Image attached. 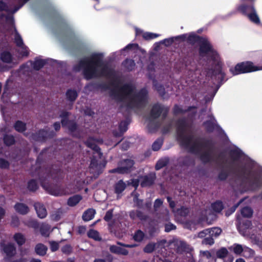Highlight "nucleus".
<instances>
[{"label": "nucleus", "mask_w": 262, "mask_h": 262, "mask_svg": "<svg viewBox=\"0 0 262 262\" xmlns=\"http://www.w3.org/2000/svg\"><path fill=\"white\" fill-rule=\"evenodd\" d=\"M228 167L229 171L222 170L219 173L217 177L220 181H225L231 173L235 174L237 179L241 180L242 183H248L252 189L261 187L262 178L260 173L254 174L255 172L251 170V168L246 167V165H242L238 170L233 169L231 166Z\"/></svg>", "instance_id": "nucleus-1"}, {"label": "nucleus", "mask_w": 262, "mask_h": 262, "mask_svg": "<svg viewBox=\"0 0 262 262\" xmlns=\"http://www.w3.org/2000/svg\"><path fill=\"white\" fill-rule=\"evenodd\" d=\"M103 54L101 53H93L89 57L81 59L75 69H83V74L85 79L90 80L100 76L97 68L103 64Z\"/></svg>", "instance_id": "nucleus-2"}, {"label": "nucleus", "mask_w": 262, "mask_h": 262, "mask_svg": "<svg viewBox=\"0 0 262 262\" xmlns=\"http://www.w3.org/2000/svg\"><path fill=\"white\" fill-rule=\"evenodd\" d=\"M214 143L210 139H198L188 148L190 152L200 155L203 163H208L212 160V151Z\"/></svg>", "instance_id": "nucleus-3"}, {"label": "nucleus", "mask_w": 262, "mask_h": 262, "mask_svg": "<svg viewBox=\"0 0 262 262\" xmlns=\"http://www.w3.org/2000/svg\"><path fill=\"white\" fill-rule=\"evenodd\" d=\"M189 127L187 119L185 117L177 121V140L181 146L188 148L191 144L193 135H186V128Z\"/></svg>", "instance_id": "nucleus-4"}, {"label": "nucleus", "mask_w": 262, "mask_h": 262, "mask_svg": "<svg viewBox=\"0 0 262 262\" xmlns=\"http://www.w3.org/2000/svg\"><path fill=\"white\" fill-rule=\"evenodd\" d=\"M148 96V92L147 89L145 88H142L130 98L129 101L126 104V108L132 109L144 106L147 103Z\"/></svg>", "instance_id": "nucleus-5"}, {"label": "nucleus", "mask_w": 262, "mask_h": 262, "mask_svg": "<svg viewBox=\"0 0 262 262\" xmlns=\"http://www.w3.org/2000/svg\"><path fill=\"white\" fill-rule=\"evenodd\" d=\"M262 70V66H255L251 61H246L237 63L234 67L229 69V72L233 76L251 73Z\"/></svg>", "instance_id": "nucleus-6"}, {"label": "nucleus", "mask_w": 262, "mask_h": 262, "mask_svg": "<svg viewBox=\"0 0 262 262\" xmlns=\"http://www.w3.org/2000/svg\"><path fill=\"white\" fill-rule=\"evenodd\" d=\"M199 45V53L200 56L204 57L208 55L212 61L215 62L218 60L219 54L217 51L213 48L207 38L203 37Z\"/></svg>", "instance_id": "nucleus-7"}, {"label": "nucleus", "mask_w": 262, "mask_h": 262, "mask_svg": "<svg viewBox=\"0 0 262 262\" xmlns=\"http://www.w3.org/2000/svg\"><path fill=\"white\" fill-rule=\"evenodd\" d=\"M215 66L210 69L211 71V78L216 83L215 93L217 92L221 86L227 80L225 79L226 73L223 71V63L220 60L215 62Z\"/></svg>", "instance_id": "nucleus-8"}, {"label": "nucleus", "mask_w": 262, "mask_h": 262, "mask_svg": "<svg viewBox=\"0 0 262 262\" xmlns=\"http://www.w3.org/2000/svg\"><path fill=\"white\" fill-rule=\"evenodd\" d=\"M62 172L60 168L46 169L42 175L39 174L38 176L41 186L43 188H46L50 179L56 181H58L61 178Z\"/></svg>", "instance_id": "nucleus-9"}, {"label": "nucleus", "mask_w": 262, "mask_h": 262, "mask_svg": "<svg viewBox=\"0 0 262 262\" xmlns=\"http://www.w3.org/2000/svg\"><path fill=\"white\" fill-rule=\"evenodd\" d=\"M169 111V107L156 103L152 105L151 108L149 117L150 119H156L162 115V118L164 120L167 117Z\"/></svg>", "instance_id": "nucleus-10"}, {"label": "nucleus", "mask_w": 262, "mask_h": 262, "mask_svg": "<svg viewBox=\"0 0 262 262\" xmlns=\"http://www.w3.org/2000/svg\"><path fill=\"white\" fill-rule=\"evenodd\" d=\"M134 91L133 86L129 84H125L119 89L118 92L112 91V94L119 101L122 102L127 97L129 96Z\"/></svg>", "instance_id": "nucleus-11"}, {"label": "nucleus", "mask_w": 262, "mask_h": 262, "mask_svg": "<svg viewBox=\"0 0 262 262\" xmlns=\"http://www.w3.org/2000/svg\"><path fill=\"white\" fill-rule=\"evenodd\" d=\"M55 135L53 131H49L45 129H40L31 134V139L36 142L43 143L48 139L52 138Z\"/></svg>", "instance_id": "nucleus-12"}, {"label": "nucleus", "mask_w": 262, "mask_h": 262, "mask_svg": "<svg viewBox=\"0 0 262 262\" xmlns=\"http://www.w3.org/2000/svg\"><path fill=\"white\" fill-rule=\"evenodd\" d=\"M1 252L5 254V261H8L14 257L16 254V249L13 243H9L6 244L4 242L0 243Z\"/></svg>", "instance_id": "nucleus-13"}, {"label": "nucleus", "mask_w": 262, "mask_h": 262, "mask_svg": "<svg viewBox=\"0 0 262 262\" xmlns=\"http://www.w3.org/2000/svg\"><path fill=\"white\" fill-rule=\"evenodd\" d=\"M135 162L131 159H125L121 162V166L113 169L111 172L124 174L129 173L134 166Z\"/></svg>", "instance_id": "nucleus-14"}, {"label": "nucleus", "mask_w": 262, "mask_h": 262, "mask_svg": "<svg viewBox=\"0 0 262 262\" xmlns=\"http://www.w3.org/2000/svg\"><path fill=\"white\" fill-rule=\"evenodd\" d=\"M116 80H113L111 83L105 82H92L86 85V87L91 91H106L110 89L111 85H115Z\"/></svg>", "instance_id": "nucleus-15"}, {"label": "nucleus", "mask_w": 262, "mask_h": 262, "mask_svg": "<svg viewBox=\"0 0 262 262\" xmlns=\"http://www.w3.org/2000/svg\"><path fill=\"white\" fill-rule=\"evenodd\" d=\"M211 119L204 121L203 125L205 127V130L207 133H211L214 130H220L221 127L217 124L216 120L213 116H211Z\"/></svg>", "instance_id": "nucleus-16"}, {"label": "nucleus", "mask_w": 262, "mask_h": 262, "mask_svg": "<svg viewBox=\"0 0 262 262\" xmlns=\"http://www.w3.org/2000/svg\"><path fill=\"white\" fill-rule=\"evenodd\" d=\"M229 155L232 161L229 163V166L234 164V162L238 161L243 155V151L238 148H233L230 150Z\"/></svg>", "instance_id": "nucleus-17"}, {"label": "nucleus", "mask_w": 262, "mask_h": 262, "mask_svg": "<svg viewBox=\"0 0 262 262\" xmlns=\"http://www.w3.org/2000/svg\"><path fill=\"white\" fill-rule=\"evenodd\" d=\"M255 9L253 3L250 4H242L236 7V11L245 16L249 14L248 12L250 13Z\"/></svg>", "instance_id": "nucleus-18"}, {"label": "nucleus", "mask_w": 262, "mask_h": 262, "mask_svg": "<svg viewBox=\"0 0 262 262\" xmlns=\"http://www.w3.org/2000/svg\"><path fill=\"white\" fill-rule=\"evenodd\" d=\"M141 179L140 185L142 187H150L155 183L156 176L155 174H149L141 177Z\"/></svg>", "instance_id": "nucleus-19"}, {"label": "nucleus", "mask_w": 262, "mask_h": 262, "mask_svg": "<svg viewBox=\"0 0 262 262\" xmlns=\"http://www.w3.org/2000/svg\"><path fill=\"white\" fill-rule=\"evenodd\" d=\"M101 67L100 76H104L113 78L116 77V74L114 69L108 67L107 64L104 63Z\"/></svg>", "instance_id": "nucleus-20"}, {"label": "nucleus", "mask_w": 262, "mask_h": 262, "mask_svg": "<svg viewBox=\"0 0 262 262\" xmlns=\"http://www.w3.org/2000/svg\"><path fill=\"white\" fill-rule=\"evenodd\" d=\"M34 207L38 217L44 219L47 216V211L46 207L42 204L38 202L35 203Z\"/></svg>", "instance_id": "nucleus-21"}, {"label": "nucleus", "mask_w": 262, "mask_h": 262, "mask_svg": "<svg viewBox=\"0 0 262 262\" xmlns=\"http://www.w3.org/2000/svg\"><path fill=\"white\" fill-rule=\"evenodd\" d=\"M203 37H204L203 36L197 35L194 32H191L188 35L187 42L192 46H193L196 43L199 45L202 39H203Z\"/></svg>", "instance_id": "nucleus-22"}, {"label": "nucleus", "mask_w": 262, "mask_h": 262, "mask_svg": "<svg viewBox=\"0 0 262 262\" xmlns=\"http://www.w3.org/2000/svg\"><path fill=\"white\" fill-rule=\"evenodd\" d=\"M195 106H189L186 109H183L178 104H175L173 107V114L174 115H178L179 114H184L187 112L191 111L192 110L196 109Z\"/></svg>", "instance_id": "nucleus-23"}, {"label": "nucleus", "mask_w": 262, "mask_h": 262, "mask_svg": "<svg viewBox=\"0 0 262 262\" xmlns=\"http://www.w3.org/2000/svg\"><path fill=\"white\" fill-rule=\"evenodd\" d=\"M126 187V183L123 180H120L114 186V192L118 195L125 190Z\"/></svg>", "instance_id": "nucleus-24"}, {"label": "nucleus", "mask_w": 262, "mask_h": 262, "mask_svg": "<svg viewBox=\"0 0 262 262\" xmlns=\"http://www.w3.org/2000/svg\"><path fill=\"white\" fill-rule=\"evenodd\" d=\"M14 208L17 213L21 215L27 214L29 211L28 206L23 203H16Z\"/></svg>", "instance_id": "nucleus-25"}, {"label": "nucleus", "mask_w": 262, "mask_h": 262, "mask_svg": "<svg viewBox=\"0 0 262 262\" xmlns=\"http://www.w3.org/2000/svg\"><path fill=\"white\" fill-rule=\"evenodd\" d=\"M78 97V94L76 90L74 89H68L66 93V97L67 100L70 102L72 104L75 101Z\"/></svg>", "instance_id": "nucleus-26"}, {"label": "nucleus", "mask_w": 262, "mask_h": 262, "mask_svg": "<svg viewBox=\"0 0 262 262\" xmlns=\"http://www.w3.org/2000/svg\"><path fill=\"white\" fill-rule=\"evenodd\" d=\"M122 66L128 72L132 71L136 67V63L134 60L132 59L126 58L122 62Z\"/></svg>", "instance_id": "nucleus-27"}, {"label": "nucleus", "mask_w": 262, "mask_h": 262, "mask_svg": "<svg viewBox=\"0 0 262 262\" xmlns=\"http://www.w3.org/2000/svg\"><path fill=\"white\" fill-rule=\"evenodd\" d=\"M47 63V60L36 58L31 64L33 69L36 71H39Z\"/></svg>", "instance_id": "nucleus-28"}, {"label": "nucleus", "mask_w": 262, "mask_h": 262, "mask_svg": "<svg viewBox=\"0 0 262 262\" xmlns=\"http://www.w3.org/2000/svg\"><path fill=\"white\" fill-rule=\"evenodd\" d=\"M153 86L157 91L160 96L162 98H164L166 94L165 89L164 85L158 83L156 80H155L153 81Z\"/></svg>", "instance_id": "nucleus-29"}, {"label": "nucleus", "mask_w": 262, "mask_h": 262, "mask_svg": "<svg viewBox=\"0 0 262 262\" xmlns=\"http://www.w3.org/2000/svg\"><path fill=\"white\" fill-rule=\"evenodd\" d=\"M82 199V197L80 194L74 195L68 199L67 204L69 206L74 207L79 203Z\"/></svg>", "instance_id": "nucleus-30"}, {"label": "nucleus", "mask_w": 262, "mask_h": 262, "mask_svg": "<svg viewBox=\"0 0 262 262\" xmlns=\"http://www.w3.org/2000/svg\"><path fill=\"white\" fill-rule=\"evenodd\" d=\"M0 58L3 62L7 63H10L13 60L12 54L7 51H4L1 53Z\"/></svg>", "instance_id": "nucleus-31"}, {"label": "nucleus", "mask_w": 262, "mask_h": 262, "mask_svg": "<svg viewBox=\"0 0 262 262\" xmlns=\"http://www.w3.org/2000/svg\"><path fill=\"white\" fill-rule=\"evenodd\" d=\"M50 148V147H46L41 150L37 157V163L40 164L47 160V154H48Z\"/></svg>", "instance_id": "nucleus-32"}, {"label": "nucleus", "mask_w": 262, "mask_h": 262, "mask_svg": "<svg viewBox=\"0 0 262 262\" xmlns=\"http://www.w3.org/2000/svg\"><path fill=\"white\" fill-rule=\"evenodd\" d=\"M246 16L253 23L256 25H259L260 24L259 17L257 14L255 9L250 13H249V14H248Z\"/></svg>", "instance_id": "nucleus-33"}, {"label": "nucleus", "mask_w": 262, "mask_h": 262, "mask_svg": "<svg viewBox=\"0 0 262 262\" xmlns=\"http://www.w3.org/2000/svg\"><path fill=\"white\" fill-rule=\"evenodd\" d=\"M48 248L41 243L37 244L35 247V251L37 255L44 256L46 254Z\"/></svg>", "instance_id": "nucleus-34"}, {"label": "nucleus", "mask_w": 262, "mask_h": 262, "mask_svg": "<svg viewBox=\"0 0 262 262\" xmlns=\"http://www.w3.org/2000/svg\"><path fill=\"white\" fill-rule=\"evenodd\" d=\"M95 214V209H88L83 212L82 216V219L84 221H89L94 218Z\"/></svg>", "instance_id": "nucleus-35"}, {"label": "nucleus", "mask_w": 262, "mask_h": 262, "mask_svg": "<svg viewBox=\"0 0 262 262\" xmlns=\"http://www.w3.org/2000/svg\"><path fill=\"white\" fill-rule=\"evenodd\" d=\"M14 128L18 133H23L27 129L26 123L20 120L16 121L13 125Z\"/></svg>", "instance_id": "nucleus-36"}, {"label": "nucleus", "mask_w": 262, "mask_h": 262, "mask_svg": "<svg viewBox=\"0 0 262 262\" xmlns=\"http://www.w3.org/2000/svg\"><path fill=\"white\" fill-rule=\"evenodd\" d=\"M3 142L5 145L10 146L15 144L16 141L14 137L12 135L5 134L3 137Z\"/></svg>", "instance_id": "nucleus-37"}, {"label": "nucleus", "mask_w": 262, "mask_h": 262, "mask_svg": "<svg viewBox=\"0 0 262 262\" xmlns=\"http://www.w3.org/2000/svg\"><path fill=\"white\" fill-rule=\"evenodd\" d=\"M39 188V186L36 180L31 179L28 182L27 189L30 192H34Z\"/></svg>", "instance_id": "nucleus-38"}, {"label": "nucleus", "mask_w": 262, "mask_h": 262, "mask_svg": "<svg viewBox=\"0 0 262 262\" xmlns=\"http://www.w3.org/2000/svg\"><path fill=\"white\" fill-rule=\"evenodd\" d=\"M13 238L17 245L19 246H23L26 242L25 236L21 233H16L14 235Z\"/></svg>", "instance_id": "nucleus-39"}, {"label": "nucleus", "mask_w": 262, "mask_h": 262, "mask_svg": "<svg viewBox=\"0 0 262 262\" xmlns=\"http://www.w3.org/2000/svg\"><path fill=\"white\" fill-rule=\"evenodd\" d=\"M70 115V113L66 111H62L61 112L59 117L61 118V123L63 127H66L67 125V122L70 120L69 117Z\"/></svg>", "instance_id": "nucleus-40"}, {"label": "nucleus", "mask_w": 262, "mask_h": 262, "mask_svg": "<svg viewBox=\"0 0 262 262\" xmlns=\"http://www.w3.org/2000/svg\"><path fill=\"white\" fill-rule=\"evenodd\" d=\"M211 208L213 211L220 213L224 209V205L221 201H216L211 204Z\"/></svg>", "instance_id": "nucleus-41"}, {"label": "nucleus", "mask_w": 262, "mask_h": 262, "mask_svg": "<svg viewBox=\"0 0 262 262\" xmlns=\"http://www.w3.org/2000/svg\"><path fill=\"white\" fill-rule=\"evenodd\" d=\"M145 237V234L140 229H138L134 233L133 239L135 241L137 242H142Z\"/></svg>", "instance_id": "nucleus-42"}, {"label": "nucleus", "mask_w": 262, "mask_h": 262, "mask_svg": "<svg viewBox=\"0 0 262 262\" xmlns=\"http://www.w3.org/2000/svg\"><path fill=\"white\" fill-rule=\"evenodd\" d=\"M241 213L243 217L249 218L252 216L253 210L250 207L246 206L241 209Z\"/></svg>", "instance_id": "nucleus-43"}, {"label": "nucleus", "mask_w": 262, "mask_h": 262, "mask_svg": "<svg viewBox=\"0 0 262 262\" xmlns=\"http://www.w3.org/2000/svg\"><path fill=\"white\" fill-rule=\"evenodd\" d=\"M88 236L97 241H100L101 237L99 236V232L95 230L90 229L88 232Z\"/></svg>", "instance_id": "nucleus-44"}, {"label": "nucleus", "mask_w": 262, "mask_h": 262, "mask_svg": "<svg viewBox=\"0 0 262 262\" xmlns=\"http://www.w3.org/2000/svg\"><path fill=\"white\" fill-rule=\"evenodd\" d=\"M66 127H68L70 132L74 133L77 130L78 125L74 120H70L67 122V125Z\"/></svg>", "instance_id": "nucleus-45"}, {"label": "nucleus", "mask_w": 262, "mask_h": 262, "mask_svg": "<svg viewBox=\"0 0 262 262\" xmlns=\"http://www.w3.org/2000/svg\"><path fill=\"white\" fill-rule=\"evenodd\" d=\"M163 143V140L162 138H158L152 145V149L154 151L159 150L162 147Z\"/></svg>", "instance_id": "nucleus-46"}, {"label": "nucleus", "mask_w": 262, "mask_h": 262, "mask_svg": "<svg viewBox=\"0 0 262 262\" xmlns=\"http://www.w3.org/2000/svg\"><path fill=\"white\" fill-rule=\"evenodd\" d=\"M15 34L14 39L16 46L19 47H22L24 46L23 39L20 34L18 33L16 28H15Z\"/></svg>", "instance_id": "nucleus-47"}, {"label": "nucleus", "mask_w": 262, "mask_h": 262, "mask_svg": "<svg viewBox=\"0 0 262 262\" xmlns=\"http://www.w3.org/2000/svg\"><path fill=\"white\" fill-rule=\"evenodd\" d=\"M228 253V251L226 248H222L218 250L216 252V257L219 258H224Z\"/></svg>", "instance_id": "nucleus-48"}, {"label": "nucleus", "mask_w": 262, "mask_h": 262, "mask_svg": "<svg viewBox=\"0 0 262 262\" xmlns=\"http://www.w3.org/2000/svg\"><path fill=\"white\" fill-rule=\"evenodd\" d=\"M222 230L220 228L214 227L209 229V235L215 237H218L222 233Z\"/></svg>", "instance_id": "nucleus-49"}, {"label": "nucleus", "mask_w": 262, "mask_h": 262, "mask_svg": "<svg viewBox=\"0 0 262 262\" xmlns=\"http://www.w3.org/2000/svg\"><path fill=\"white\" fill-rule=\"evenodd\" d=\"M129 124V122L126 119V120L121 121L119 124V130L125 133L128 129V125Z\"/></svg>", "instance_id": "nucleus-50"}, {"label": "nucleus", "mask_w": 262, "mask_h": 262, "mask_svg": "<svg viewBox=\"0 0 262 262\" xmlns=\"http://www.w3.org/2000/svg\"><path fill=\"white\" fill-rule=\"evenodd\" d=\"M243 201V200H241L238 203L234 204L233 206L230 208L228 210H227L225 212V215L226 216H228L235 212L237 208L240 205V204Z\"/></svg>", "instance_id": "nucleus-51"}, {"label": "nucleus", "mask_w": 262, "mask_h": 262, "mask_svg": "<svg viewBox=\"0 0 262 262\" xmlns=\"http://www.w3.org/2000/svg\"><path fill=\"white\" fill-rule=\"evenodd\" d=\"M160 35L156 33L146 32L143 34V37L145 40H150L159 36Z\"/></svg>", "instance_id": "nucleus-52"}, {"label": "nucleus", "mask_w": 262, "mask_h": 262, "mask_svg": "<svg viewBox=\"0 0 262 262\" xmlns=\"http://www.w3.org/2000/svg\"><path fill=\"white\" fill-rule=\"evenodd\" d=\"M193 163V160L188 156L184 157L181 161V164L183 166H188Z\"/></svg>", "instance_id": "nucleus-53"}, {"label": "nucleus", "mask_w": 262, "mask_h": 262, "mask_svg": "<svg viewBox=\"0 0 262 262\" xmlns=\"http://www.w3.org/2000/svg\"><path fill=\"white\" fill-rule=\"evenodd\" d=\"M25 225L29 227L37 229L39 228V223L35 220H30L25 223Z\"/></svg>", "instance_id": "nucleus-54"}, {"label": "nucleus", "mask_w": 262, "mask_h": 262, "mask_svg": "<svg viewBox=\"0 0 262 262\" xmlns=\"http://www.w3.org/2000/svg\"><path fill=\"white\" fill-rule=\"evenodd\" d=\"M156 248V244L155 243H149L147 244L143 249V251L146 253H152Z\"/></svg>", "instance_id": "nucleus-55"}, {"label": "nucleus", "mask_w": 262, "mask_h": 262, "mask_svg": "<svg viewBox=\"0 0 262 262\" xmlns=\"http://www.w3.org/2000/svg\"><path fill=\"white\" fill-rule=\"evenodd\" d=\"M168 164V161L165 160H160L156 164L155 169L158 170L166 166Z\"/></svg>", "instance_id": "nucleus-56"}, {"label": "nucleus", "mask_w": 262, "mask_h": 262, "mask_svg": "<svg viewBox=\"0 0 262 262\" xmlns=\"http://www.w3.org/2000/svg\"><path fill=\"white\" fill-rule=\"evenodd\" d=\"M11 226L13 227H18L20 224V221L18 217L16 215H13L11 217Z\"/></svg>", "instance_id": "nucleus-57"}, {"label": "nucleus", "mask_w": 262, "mask_h": 262, "mask_svg": "<svg viewBox=\"0 0 262 262\" xmlns=\"http://www.w3.org/2000/svg\"><path fill=\"white\" fill-rule=\"evenodd\" d=\"M9 167V162L3 158H0V168L5 169H8Z\"/></svg>", "instance_id": "nucleus-58"}, {"label": "nucleus", "mask_w": 262, "mask_h": 262, "mask_svg": "<svg viewBox=\"0 0 262 262\" xmlns=\"http://www.w3.org/2000/svg\"><path fill=\"white\" fill-rule=\"evenodd\" d=\"M61 251L63 253L69 255L72 252V247L70 244H67L61 248Z\"/></svg>", "instance_id": "nucleus-59"}, {"label": "nucleus", "mask_w": 262, "mask_h": 262, "mask_svg": "<svg viewBox=\"0 0 262 262\" xmlns=\"http://www.w3.org/2000/svg\"><path fill=\"white\" fill-rule=\"evenodd\" d=\"M40 232L43 236L48 235V231L49 230V227L48 225H42L40 227Z\"/></svg>", "instance_id": "nucleus-60"}, {"label": "nucleus", "mask_w": 262, "mask_h": 262, "mask_svg": "<svg viewBox=\"0 0 262 262\" xmlns=\"http://www.w3.org/2000/svg\"><path fill=\"white\" fill-rule=\"evenodd\" d=\"M85 144L86 145L87 147L90 148H92L94 147V146L97 145L95 143V140L93 137L88 138V139L85 142Z\"/></svg>", "instance_id": "nucleus-61"}, {"label": "nucleus", "mask_w": 262, "mask_h": 262, "mask_svg": "<svg viewBox=\"0 0 262 262\" xmlns=\"http://www.w3.org/2000/svg\"><path fill=\"white\" fill-rule=\"evenodd\" d=\"M100 166V164H99L98 161L95 158L91 159L90 167L93 169H98Z\"/></svg>", "instance_id": "nucleus-62"}, {"label": "nucleus", "mask_w": 262, "mask_h": 262, "mask_svg": "<svg viewBox=\"0 0 262 262\" xmlns=\"http://www.w3.org/2000/svg\"><path fill=\"white\" fill-rule=\"evenodd\" d=\"M157 231V228L155 225H152L150 223L149 224V226L148 227V233L150 236H153L155 235L156 232Z\"/></svg>", "instance_id": "nucleus-63"}, {"label": "nucleus", "mask_w": 262, "mask_h": 262, "mask_svg": "<svg viewBox=\"0 0 262 262\" xmlns=\"http://www.w3.org/2000/svg\"><path fill=\"white\" fill-rule=\"evenodd\" d=\"M137 217L141 221H146L148 219V216L145 214L142 211L138 210Z\"/></svg>", "instance_id": "nucleus-64"}]
</instances>
